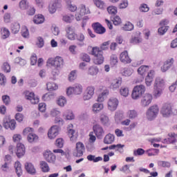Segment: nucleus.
Wrapping results in <instances>:
<instances>
[{
    "instance_id": "obj_14",
    "label": "nucleus",
    "mask_w": 177,
    "mask_h": 177,
    "mask_svg": "<svg viewBox=\"0 0 177 177\" xmlns=\"http://www.w3.org/2000/svg\"><path fill=\"white\" fill-rule=\"evenodd\" d=\"M95 88L94 86H88L84 91L83 99L84 100H90L95 94Z\"/></svg>"
},
{
    "instance_id": "obj_61",
    "label": "nucleus",
    "mask_w": 177,
    "mask_h": 177,
    "mask_svg": "<svg viewBox=\"0 0 177 177\" xmlns=\"http://www.w3.org/2000/svg\"><path fill=\"white\" fill-rule=\"evenodd\" d=\"M76 78H77V71H72L68 75V80L70 82H72V81L75 80Z\"/></svg>"
},
{
    "instance_id": "obj_4",
    "label": "nucleus",
    "mask_w": 177,
    "mask_h": 177,
    "mask_svg": "<svg viewBox=\"0 0 177 177\" xmlns=\"http://www.w3.org/2000/svg\"><path fill=\"white\" fill-rule=\"evenodd\" d=\"M159 108L158 105H153L149 108L147 111V118L151 121L154 120L158 115Z\"/></svg>"
},
{
    "instance_id": "obj_53",
    "label": "nucleus",
    "mask_w": 177,
    "mask_h": 177,
    "mask_svg": "<svg viewBox=\"0 0 177 177\" xmlns=\"http://www.w3.org/2000/svg\"><path fill=\"white\" fill-rule=\"evenodd\" d=\"M129 5L128 0H121L120 3L118 5V8L120 10L126 9L128 8V6Z\"/></svg>"
},
{
    "instance_id": "obj_30",
    "label": "nucleus",
    "mask_w": 177,
    "mask_h": 177,
    "mask_svg": "<svg viewBox=\"0 0 177 177\" xmlns=\"http://www.w3.org/2000/svg\"><path fill=\"white\" fill-rule=\"evenodd\" d=\"M17 175L18 177H21L23 174V170L21 169V165L18 160L15 162L14 165Z\"/></svg>"
},
{
    "instance_id": "obj_58",
    "label": "nucleus",
    "mask_w": 177,
    "mask_h": 177,
    "mask_svg": "<svg viewBox=\"0 0 177 177\" xmlns=\"http://www.w3.org/2000/svg\"><path fill=\"white\" fill-rule=\"evenodd\" d=\"M21 33V36L24 38H28L29 37V32H28V29L27 28L26 26L22 27Z\"/></svg>"
},
{
    "instance_id": "obj_41",
    "label": "nucleus",
    "mask_w": 177,
    "mask_h": 177,
    "mask_svg": "<svg viewBox=\"0 0 177 177\" xmlns=\"http://www.w3.org/2000/svg\"><path fill=\"white\" fill-rule=\"evenodd\" d=\"M40 168L44 173H47L50 171V167L48 163L46 162H44V160L40 162Z\"/></svg>"
},
{
    "instance_id": "obj_49",
    "label": "nucleus",
    "mask_w": 177,
    "mask_h": 177,
    "mask_svg": "<svg viewBox=\"0 0 177 177\" xmlns=\"http://www.w3.org/2000/svg\"><path fill=\"white\" fill-rule=\"evenodd\" d=\"M127 115L129 119L133 120L137 118L138 113L135 110H129L127 113Z\"/></svg>"
},
{
    "instance_id": "obj_6",
    "label": "nucleus",
    "mask_w": 177,
    "mask_h": 177,
    "mask_svg": "<svg viewBox=\"0 0 177 177\" xmlns=\"http://www.w3.org/2000/svg\"><path fill=\"white\" fill-rule=\"evenodd\" d=\"M60 133V127L57 125H53L48 129V138L50 140H55Z\"/></svg>"
},
{
    "instance_id": "obj_62",
    "label": "nucleus",
    "mask_w": 177,
    "mask_h": 177,
    "mask_svg": "<svg viewBox=\"0 0 177 177\" xmlns=\"http://www.w3.org/2000/svg\"><path fill=\"white\" fill-rule=\"evenodd\" d=\"M1 35H2V38L3 39H6V38H8L9 37L10 32L7 28H4L2 30Z\"/></svg>"
},
{
    "instance_id": "obj_64",
    "label": "nucleus",
    "mask_w": 177,
    "mask_h": 177,
    "mask_svg": "<svg viewBox=\"0 0 177 177\" xmlns=\"http://www.w3.org/2000/svg\"><path fill=\"white\" fill-rule=\"evenodd\" d=\"M2 100H3V103H4V104H6V106H8V104L10 102V98L7 95L2 96Z\"/></svg>"
},
{
    "instance_id": "obj_39",
    "label": "nucleus",
    "mask_w": 177,
    "mask_h": 177,
    "mask_svg": "<svg viewBox=\"0 0 177 177\" xmlns=\"http://www.w3.org/2000/svg\"><path fill=\"white\" fill-rule=\"evenodd\" d=\"M110 65L111 67H114L118 64V57L116 55L113 54L111 55L109 60Z\"/></svg>"
},
{
    "instance_id": "obj_20",
    "label": "nucleus",
    "mask_w": 177,
    "mask_h": 177,
    "mask_svg": "<svg viewBox=\"0 0 177 177\" xmlns=\"http://www.w3.org/2000/svg\"><path fill=\"white\" fill-rule=\"evenodd\" d=\"M25 153H26V148L24 147V145L21 142L17 143V151H16L17 156L19 158H20L24 156Z\"/></svg>"
},
{
    "instance_id": "obj_52",
    "label": "nucleus",
    "mask_w": 177,
    "mask_h": 177,
    "mask_svg": "<svg viewBox=\"0 0 177 177\" xmlns=\"http://www.w3.org/2000/svg\"><path fill=\"white\" fill-rule=\"evenodd\" d=\"M32 133H34V129L32 127H26L24 129L23 131V135L24 136H30L32 135Z\"/></svg>"
},
{
    "instance_id": "obj_44",
    "label": "nucleus",
    "mask_w": 177,
    "mask_h": 177,
    "mask_svg": "<svg viewBox=\"0 0 177 177\" xmlns=\"http://www.w3.org/2000/svg\"><path fill=\"white\" fill-rule=\"evenodd\" d=\"M75 19V17L73 15H65L62 17V21L66 22L67 24L72 23Z\"/></svg>"
},
{
    "instance_id": "obj_54",
    "label": "nucleus",
    "mask_w": 177,
    "mask_h": 177,
    "mask_svg": "<svg viewBox=\"0 0 177 177\" xmlns=\"http://www.w3.org/2000/svg\"><path fill=\"white\" fill-rule=\"evenodd\" d=\"M64 145V140L62 138H57V140H55V146H57V147L62 149L63 148Z\"/></svg>"
},
{
    "instance_id": "obj_60",
    "label": "nucleus",
    "mask_w": 177,
    "mask_h": 177,
    "mask_svg": "<svg viewBox=\"0 0 177 177\" xmlns=\"http://www.w3.org/2000/svg\"><path fill=\"white\" fill-rule=\"evenodd\" d=\"M162 88H156L154 87V91H153V95L156 97H158L161 95L162 93Z\"/></svg>"
},
{
    "instance_id": "obj_51",
    "label": "nucleus",
    "mask_w": 177,
    "mask_h": 177,
    "mask_svg": "<svg viewBox=\"0 0 177 177\" xmlns=\"http://www.w3.org/2000/svg\"><path fill=\"white\" fill-rule=\"evenodd\" d=\"M100 122L102 125L106 126L109 124V118L105 115H102L100 117Z\"/></svg>"
},
{
    "instance_id": "obj_43",
    "label": "nucleus",
    "mask_w": 177,
    "mask_h": 177,
    "mask_svg": "<svg viewBox=\"0 0 177 177\" xmlns=\"http://www.w3.org/2000/svg\"><path fill=\"white\" fill-rule=\"evenodd\" d=\"M114 26H120L122 24V19L119 15H115L111 19Z\"/></svg>"
},
{
    "instance_id": "obj_35",
    "label": "nucleus",
    "mask_w": 177,
    "mask_h": 177,
    "mask_svg": "<svg viewBox=\"0 0 177 177\" xmlns=\"http://www.w3.org/2000/svg\"><path fill=\"white\" fill-rule=\"evenodd\" d=\"M86 158L88 161H93V162H98L103 160L102 156L95 157V155L89 154L86 156Z\"/></svg>"
},
{
    "instance_id": "obj_11",
    "label": "nucleus",
    "mask_w": 177,
    "mask_h": 177,
    "mask_svg": "<svg viewBox=\"0 0 177 177\" xmlns=\"http://www.w3.org/2000/svg\"><path fill=\"white\" fill-rule=\"evenodd\" d=\"M93 132L97 139H102L105 131L104 128L100 124H95L93 127Z\"/></svg>"
},
{
    "instance_id": "obj_32",
    "label": "nucleus",
    "mask_w": 177,
    "mask_h": 177,
    "mask_svg": "<svg viewBox=\"0 0 177 177\" xmlns=\"http://www.w3.org/2000/svg\"><path fill=\"white\" fill-rule=\"evenodd\" d=\"M93 111L94 113H98L104 109V104L100 103H95L93 106Z\"/></svg>"
},
{
    "instance_id": "obj_3",
    "label": "nucleus",
    "mask_w": 177,
    "mask_h": 177,
    "mask_svg": "<svg viewBox=\"0 0 177 177\" xmlns=\"http://www.w3.org/2000/svg\"><path fill=\"white\" fill-rule=\"evenodd\" d=\"M78 10L79 12L75 14V19L77 21H81V19L83 16L91 14V10L89 8H86V6L84 4L80 5Z\"/></svg>"
},
{
    "instance_id": "obj_36",
    "label": "nucleus",
    "mask_w": 177,
    "mask_h": 177,
    "mask_svg": "<svg viewBox=\"0 0 177 177\" xmlns=\"http://www.w3.org/2000/svg\"><path fill=\"white\" fill-rule=\"evenodd\" d=\"M10 30L13 34H17L19 32L20 24L18 22H14L10 26Z\"/></svg>"
},
{
    "instance_id": "obj_40",
    "label": "nucleus",
    "mask_w": 177,
    "mask_h": 177,
    "mask_svg": "<svg viewBox=\"0 0 177 177\" xmlns=\"http://www.w3.org/2000/svg\"><path fill=\"white\" fill-rule=\"evenodd\" d=\"M28 142L30 143L36 142L39 140V136L36 135L35 133L32 134H29L27 137Z\"/></svg>"
},
{
    "instance_id": "obj_29",
    "label": "nucleus",
    "mask_w": 177,
    "mask_h": 177,
    "mask_svg": "<svg viewBox=\"0 0 177 177\" xmlns=\"http://www.w3.org/2000/svg\"><path fill=\"white\" fill-rule=\"evenodd\" d=\"M75 39L80 43H77V45L79 46H84V41L85 40V36L83 33L80 32L77 35L76 34Z\"/></svg>"
},
{
    "instance_id": "obj_25",
    "label": "nucleus",
    "mask_w": 177,
    "mask_h": 177,
    "mask_svg": "<svg viewBox=\"0 0 177 177\" xmlns=\"http://www.w3.org/2000/svg\"><path fill=\"white\" fill-rule=\"evenodd\" d=\"M25 169L26 171L31 175H34L36 174V169H35L32 163L26 162L25 163Z\"/></svg>"
},
{
    "instance_id": "obj_23",
    "label": "nucleus",
    "mask_w": 177,
    "mask_h": 177,
    "mask_svg": "<svg viewBox=\"0 0 177 177\" xmlns=\"http://www.w3.org/2000/svg\"><path fill=\"white\" fill-rule=\"evenodd\" d=\"M169 137L168 138H165L163 140V143L166 144H174L176 142V138H177V134L175 133H169Z\"/></svg>"
},
{
    "instance_id": "obj_33",
    "label": "nucleus",
    "mask_w": 177,
    "mask_h": 177,
    "mask_svg": "<svg viewBox=\"0 0 177 177\" xmlns=\"http://www.w3.org/2000/svg\"><path fill=\"white\" fill-rule=\"evenodd\" d=\"M133 28L134 26L131 21H126L122 27V30L124 31H131Z\"/></svg>"
},
{
    "instance_id": "obj_15",
    "label": "nucleus",
    "mask_w": 177,
    "mask_h": 177,
    "mask_svg": "<svg viewBox=\"0 0 177 177\" xmlns=\"http://www.w3.org/2000/svg\"><path fill=\"white\" fill-rule=\"evenodd\" d=\"M152 100H153L152 95L150 93H146L142 96L141 99V105L143 107H147V106H149V104H151Z\"/></svg>"
},
{
    "instance_id": "obj_21",
    "label": "nucleus",
    "mask_w": 177,
    "mask_h": 177,
    "mask_svg": "<svg viewBox=\"0 0 177 177\" xmlns=\"http://www.w3.org/2000/svg\"><path fill=\"white\" fill-rule=\"evenodd\" d=\"M68 136L72 142H75L78 138V133L76 132L73 129H69L67 131Z\"/></svg>"
},
{
    "instance_id": "obj_13",
    "label": "nucleus",
    "mask_w": 177,
    "mask_h": 177,
    "mask_svg": "<svg viewBox=\"0 0 177 177\" xmlns=\"http://www.w3.org/2000/svg\"><path fill=\"white\" fill-rule=\"evenodd\" d=\"M172 113V106L170 103L164 104L162 109L161 114L163 117H169Z\"/></svg>"
},
{
    "instance_id": "obj_47",
    "label": "nucleus",
    "mask_w": 177,
    "mask_h": 177,
    "mask_svg": "<svg viewBox=\"0 0 177 177\" xmlns=\"http://www.w3.org/2000/svg\"><path fill=\"white\" fill-rule=\"evenodd\" d=\"M99 73V68L96 66H91L88 69V74L90 75H96Z\"/></svg>"
},
{
    "instance_id": "obj_1",
    "label": "nucleus",
    "mask_w": 177,
    "mask_h": 177,
    "mask_svg": "<svg viewBox=\"0 0 177 177\" xmlns=\"http://www.w3.org/2000/svg\"><path fill=\"white\" fill-rule=\"evenodd\" d=\"M90 55L93 56V62L95 65H101L104 64L105 61V57L104 56V52L100 50V47L95 46L92 47Z\"/></svg>"
},
{
    "instance_id": "obj_22",
    "label": "nucleus",
    "mask_w": 177,
    "mask_h": 177,
    "mask_svg": "<svg viewBox=\"0 0 177 177\" xmlns=\"http://www.w3.org/2000/svg\"><path fill=\"white\" fill-rule=\"evenodd\" d=\"M115 135L109 133L104 136L103 142L105 145H111L115 142Z\"/></svg>"
},
{
    "instance_id": "obj_12",
    "label": "nucleus",
    "mask_w": 177,
    "mask_h": 177,
    "mask_svg": "<svg viewBox=\"0 0 177 177\" xmlns=\"http://www.w3.org/2000/svg\"><path fill=\"white\" fill-rule=\"evenodd\" d=\"M94 32L98 35H103L106 32V29L100 22L93 23L91 25Z\"/></svg>"
},
{
    "instance_id": "obj_28",
    "label": "nucleus",
    "mask_w": 177,
    "mask_h": 177,
    "mask_svg": "<svg viewBox=\"0 0 177 177\" xmlns=\"http://www.w3.org/2000/svg\"><path fill=\"white\" fill-rule=\"evenodd\" d=\"M61 0H55V2L49 6V12L50 14H54L56 12V8H60Z\"/></svg>"
},
{
    "instance_id": "obj_26",
    "label": "nucleus",
    "mask_w": 177,
    "mask_h": 177,
    "mask_svg": "<svg viewBox=\"0 0 177 177\" xmlns=\"http://www.w3.org/2000/svg\"><path fill=\"white\" fill-rule=\"evenodd\" d=\"M153 77H154V71H150V72L148 73L147 76L145 78V84L147 86H150L151 85Z\"/></svg>"
},
{
    "instance_id": "obj_46",
    "label": "nucleus",
    "mask_w": 177,
    "mask_h": 177,
    "mask_svg": "<svg viewBox=\"0 0 177 177\" xmlns=\"http://www.w3.org/2000/svg\"><path fill=\"white\" fill-rule=\"evenodd\" d=\"M109 94V90H104L103 92L98 95V97L97 99V102H99L100 103L104 101V96Z\"/></svg>"
},
{
    "instance_id": "obj_34",
    "label": "nucleus",
    "mask_w": 177,
    "mask_h": 177,
    "mask_svg": "<svg viewBox=\"0 0 177 177\" xmlns=\"http://www.w3.org/2000/svg\"><path fill=\"white\" fill-rule=\"evenodd\" d=\"M149 66H142L138 69V73L139 75L143 76L147 73H149Z\"/></svg>"
},
{
    "instance_id": "obj_10",
    "label": "nucleus",
    "mask_w": 177,
    "mask_h": 177,
    "mask_svg": "<svg viewBox=\"0 0 177 177\" xmlns=\"http://www.w3.org/2000/svg\"><path fill=\"white\" fill-rule=\"evenodd\" d=\"M65 32H66V38L71 41L76 39L77 34L75 33V28L71 26H67L65 28Z\"/></svg>"
},
{
    "instance_id": "obj_17",
    "label": "nucleus",
    "mask_w": 177,
    "mask_h": 177,
    "mask_svg": "<svg viewBox=\"0 0 177 177\" xmlns=\"http://www.w3.org/2000/svg\"><path fill=\"white\" fill-rule=\"evenodd\" d=\"M118 100L115 97L110 98L108 101V109L111 111H115L118 107Z\"/></svg>"
},
{
    "instance_id": "obj_8",
    "label": "nucleus",
    "mask_w": 177,
    "mask_h": 177,
    "mask_svg": "<svg viewBox=\"0 0 177 177\" xmlns=\"http://www.w3.org/2000/svg\"><path fill=\"white\" fill-rule=\"evenodd\" d=\"M85 151V146L82 142H77L75 144V149L73 152V156L75 157H82Z\"/></svg>"
},
{
    "instance_id": "obj_37",
    "label": "nucleus",
    "mask_w": 177,
    "mask_h": 177,
    "mask_svg": "<svg viewBox=\"0 0 177 177\" xmlns=\"http://www.w3.org/2000/svg\"><path fill=\"white\" fill-rule=\"evenodd\" d=\"M165 86V81L160 77H156L155 80V88H163Z\"/></svg>"
},
{
    "instance_id": "obj_50",
    "label": "nucleus",
    "mask_w": 177,
    "mask_h": 177,
    "mask_svg": "<svg viewBox=\"0 0 177 177\" xmlns=\"http://www.w3.org/2000/svg\"><path fill=\"white\" fill-rule=\"evenodd\" d=\"M67 103V100L65 97L61 96L59 98H58V100H57V104L61 107H64L65 104Z\"/></svg>"
},
{
    "instance_id": "obj_31",
    "label": "nucleus",
    "mask_w": 177,
    "mask_h": 177,
    "mask_svg": "<svg viewBox=\"0 0 177 177\" xmlns=\"http://www.w3.org/2000/svg\"><path fill=\"white\" fill-rule=\"evenodd\" d=\"M45 21V17L43 15L41 14H38V15H36L35 17H34V23L36 24H41L44 22Z\"/></svg>"
},
{
    "instance_id": "obj_19",
    "label": "nucleus",
    "mask_w": 177,
    "mask_h": 177,
    "mask_svg": "<svg viewBox=\"0 0 177 177\" xmlns=\"http://www.w3.org/2000/svg\"><path fill=\"white\" fill-rule=\"evenodd\" d=\"M120 60L124 64H131V59L129 57V55L128 54V51L124 50L120 55Z\"/></svg>"
},
{
    "instance_id": "obj_45",
    "label": "nucleus",
    "mask_w": 177,
    "mask_h": 177,
    "mask_svg": "<svg viewBox=\"0 0 177 177\" xmlns=\"http://www.w3.org/2000/svg\"><path fill=\"white\" fill-rule=\"evenodd\" d=\"M110 44H111L110 41H104V43H102V44H100L99 47L100 50H101L102 52L108 50L109 49Z\"/></svg>"
},
{
    "instance_id": "obj_63",
    "label": "nucleus",
    "mask_w": 177,
    "mask_h": 177,
    "mask_svg": "<svg viewBox=\"0 0 177 177\" xmlns=\"http://www.w3.org/2000/svg\"><path fill=\"white\" fill-rule=\"evenodd\" d=\"M149 10V8L146 3H142L140 6V11L142 12H147Z\"/></svg>"
},
{
    "instance_id": "obj_9",
    "label": "nucleus",
    "mask_w": 177,
    "mask_h": 177,
    "mask_svg": "<svg viewBox=\"0 0 177 177\" xmlns=\"http://www.w3.org/2000/svg\"><path fill=\"white\" fill-rule=\"evenodd\" d=\"M24 94L25 95L26 100H30L32 104H37V103H39V98L37 96H35L34 93L26 91Z\"/></svg>"
},
{
    "instance_id": "obj_27",
    "label": "nucleus",
    "mask_w": 177,
    "mask_h": 177,
    "mask_svg": "<svg viewBox=\"0 0 177 177\" xmlns=\"http://www.w3.org/2000/svg\"><path fill=\"white\" fill-rule=\"evenodd\" d=\"M107 12L109 15L115 16L118 13V8L115 6H109L106 8Z\"/></svg>"
},
{
    "instance_id": "obj_5",
    "label": "nucleus",
    "mask_w": 177,
    "mask_h": 177,
    "mask_svg": "<svg viewBox=\"0 0 177 177\" xmlns=\"http://www.w3.org/2000/svg\"><path fill=\"white\" fill-rule=\"evenodd\" d=\"M48 64L55 68H61L64 64V60L62 57L57 56L55 58H50L48 60Z\"/></svg>"
},
{
    "instance_id": "obj_7",
    "label": "nucleus",
    "mask_w": 177,
    "mask_h": 177,
    "mask_svg": "<svg viewBox=\"0 0 177 177\" xmlns=\"http://www.w3.org/2000/svg\"><path fill=\"white\" fill-rule=\"evenodd\" d=\"M16 122L14 119L11 120L10 117H6L3 119V126L6 129L14 131L16 128Z\"/></svg>"
},
{
    "instance_id": "obj_16",
    "label": "nucleus",
    "mask_w": 177,
    "mask_h": 177,
    "mask_svg": "<svg viewBox=\"0 0 177 177\" xmlns=\"http://www.w3.org/2000/svg\"><path fill=\"white\" fill-rule=\"evenodd\" d=\"M44 157L49 163H55L56 161V156L50 150H46L44 153Z\"/></svg>"
},
{
    "instance_id": "obj_2",
    "label": "nucleus",
    "mask_w": 177,
    "mask_h": 177,
    "mask_svg": "<svg viewBox=\"0 0 177 177\" xmlns=\"http://www.w3.org/2000/svg\"><path fill=\"white\" fill-rule=\"evenodd\" d=\"M146 88L144 85H137L136 86L132 91L131 97L134 100H136L140 97L142 94L145 93Z\"/></svg>"
},
{
    "instance_id": "obj_59",
    "label": "nucleus",
    "mask_w": 177,
    "mask_h": 177,
    "mask_svg": "<svg viewBox=\"0 0 177 177\" xmlns=\"http://www.w3.org/2000/svg\"><path fill=\"white\" fill-rule=\"evenodd\" d=\"M120 93L124 97H127L129 95V89L127 87H122L120 90Z\"/></svg>"
},
{
    "instance_id": "obj_42",
    "label": "nucleus",
    "mask_w": 177,
    "mask_h": 177,
    "mask_svg": "<svg viewBox=\"0 0 177 177\" xmlns=\"http://www.w3.org/2000/svg\"><path fill=\"white\" fill-rule=\"evenodd\" d=\"M29 6V2L27 0H21L19 3V7L21 10H26Z\"/></svg>"
},
{
    "instance_id": "obj_38",
    "label": "nucleus",
    "mask_w": 177,
    "mask_h": 177,
    "mask_svg": "<svg viewBox=\"0 0 177 177\" xmlns=\"http://www.w3.org/2000/svg\"><path fill=\"white\" fill-rule=\"evenodd\" d=\"M94 5L101 10H104L105 8V2L102 0H93Z\"/></svg>"
},
{
    "instance_id": "obj_56",
    "label": "nucleus",
    "mask_w": 177,
    "mask_h": 177,
    "mask_svg": "<svg viewBox=\"0 0 177 177\" xmlns=\"http://www.w3.org/2000/svg\"><path fill=\"white\" fill-rule=\"evenodd\" d=\"M47 88L48 91H55L58 88V86L54 82H48L47 84Z\"/></svg>"
},
{
    "instance_id": "obj_55",
    "label": "nucleus",
    "mask_w": 177,
    "mask_h": 177,
    "mask_svg": "<svg viewBox=\"0 0 177 177\" xmlns=\"http://www.w3.org/2000/svg\"><path fill=\"white\" fill-rule=\"evenodd\" d=\"M145 153V149H143L142 148H138L133 151V156H141L144 155Z\"/></svg>"
},
{
    "instance_id": "obj_18",
    "label": "nucleus",
    "mask_w": 177,
    "mask_h": 177,
    "mask_svg": "<svg viewBox=\"0 0 177 177\" xmlns=\"http://www.w3.org/2000/svg\"><path fill=\"white\" fill-rule=\"evenodd\" d=\"M122 84V78L121 77H118V78H115L112 80L110 84L109 88L111 89H118Z\"/></svg>"
},
{
    "instance_id": "obj_57",
    "label": "nucleus",
    "mask_w": 177,
    "mask_h": 177,
    "mask_svg": "<svg viewBox=\"0 0 177 177\" xmlns=\"http://www.w3.org/2000/svg\"><path fill=\"white\" fill-rule=\"evenodd\" d=\"M80 59H81V60H82L83 62H90L91 60V57L88 54H86V53H82L80 55Z\"/></svg>"
},
{
    "instance_id": "obj_24",
    "label": "nucleus",
    "mask_w": 177,
    "mask_h": 177,
    "mask_svg": "<svg viewBox=\"0 0 177 177\" xmlns=\"http://www.w3.org/2000/svg\"><path fill=\"white\" fill-rule=\"evenodd\" d=\"M174 63V59L171 58V59L167 60L165 63L164 65L161 67V71L162 72H166L167 71L169 70V68L172 66V65Z\"/></svg>"
},
{
    "instance_id": "obj_48",
    "label": "nucleus",
    "mask_w": 177,
    "mask_h": 177,
    "mask_svg": "<svg viewBox=\"0 0 177 177\" xmlns=\"http://www.w3.org/2000/svg\"><path fill=\"white\" fill-rule=\"evenodd\" d=\"M73 89L75 95H80L83 91L82 86L80 84H75L74 86H73Z\"/></svg>"
}]
</instances>
